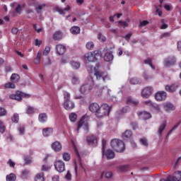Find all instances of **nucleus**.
Returning a JSON list of instances; mask_svg holds the SVG:
<instances>
[{"mask_svg":"<svg viewBox=\"0 0 181 181\" xmlns=\"http://www.w3.org/2000/svg\"><path fill=\"white\" fill-rule=\"evenodd\" d=\"M86 141L88 145H93L94 144H97V138L94 136H89L86 138Z\"/></svg>","mask_w":181,"mask_h":181,"instance_id":"nucleus-21","label":"nucleus"},{"mask_svg":"<svg viewBox=\"0 0 181 181\" xmlns=\"http://www.w3.org/2000/svg\"><path fill=\"white\" fill-rule=\"evenodd\" d=\"M63 37V34H62V32L57 31L53 35V39L54 40H60Z\"/></svg>","mask_w":181,"mask_h":181,"instance_id":"nucleus-28","label":"nucleus"},{"mask_svg":"<svg viewBox=\"0 0 181 181\" xmlns=\"http://www.w3.org/2000/svg\"><path fill=\"white\" fill-rule=\"evenodd\" d=\"M181 124V122H179L178 123H177L173 128L172 129L168 132V135H170L172 132H173V131H175V129H176L177 128V127H179V124Z\"/></svg>","mask_w":181,"mask_h":181,"instance_id":"nucleus-55","label":"nucleus"},{"mask_svg":"<svg viewBox=\"0 0 181 181\" xmlns=\"http://www.w3.org/2000/svg\"><path fill=\"white\" fill-rule=\"evenodd\" d=\"M44 136H50L53 134V129L52 127H47L42 129Z\"/></svg>","mask_w":181,"mask_h":181,"instance_id":"nucleus-19","label":"nucleus"},{"mask_svg":"<svg viewBox=\"0 0 181 181\" xmlns=\"http://www.w3.org/2000/svg\"><path fill=\"white\" fill-rule=\"evenodd\" d=\"M41 57H42V52H38L37 54V58L35 59L34 63L35 64H37V63H39V62H40Z\"/></svg>","mask_w":181,"mask_h":181,"instance_id":"nucleus-46","label":"nucleus"},{"mask_svg":"<svg viewBox=\"0 0 181 181\" xmlns=\"http://www.w3.org/2000/svg\"><path fill=\"white\" fill-rule=\"evenodd\" d=\"M52 148L54 152H60V150L62 149V144L59 141H54L52 144Z\"/></svg>","mask_w":181,"mask_h":181,"instance_id":"nucleus-15","label":"nucleus"},{"mask_svg":"<svg viewBox=\"0 0 181 181\" xmlns=\"http://www.w3.org/2000/svg\"><path fill=\"white\" fill-rule=\"evenodd\" d=\"M129 107L125 106L124 107L121 109L118 112L120 115H122V114H127V112H129Z\"/></svg>","mask_w":181,"mask_h":181,"instance_id":"nucleus-34","label":"nucleus"},{"mask_svg":"<svg viewBox=\"0 0 181 181\" xmlns=\"http://www.w3.org/2000/svg\"><path fill=\"white\" fill-rule=\"evenodd\" d=\"M132 36V33H127L126 35L123 36V39H125L127 42H129V39H131Z\"/></svg>","mask_w":181,"mask_h":181,"instance_id":"nucleus-49","label":"nucleus"},{"mask_svg":"<svg viewBox=\"0 0 181 181\" xmlns=\"http://www.w3.org/2000/svg\"><path fill=\"white\" fill-rule=\"evenodd\" d=\"M153 94V88L146 86L141 90V97L143 98H149Z\"/></svg>","mask_w":181,"mask_h":181,"instance_id":"nucleus-6","label":"nucleus"},{"mask_svg":"<svg viewBox=\"0 0 181 181\" xmlns=\"http://www.w3.org/2000/svg\"><path fill=\"white\" fill-rule=\"evenodd\" d=\"M43 8H46V4H40L38 6H37L35 7V11L37 12V13H40L42 9H43Z\"/></svg>","mask_w":181,"mask_h":181,"instance_id":"nucleus-35","label":"nucleus"},{"mask_svg":"<svg viewBox=\"0 0 181 181\" xmlns=\"http://www.w3.org/2000/svg\"><path fill=\"white\" fill-rule=\"evenodd\" d=\"M110 145L113 151H115V152L121 153L124 152V151H125V144L124 143V141L119 139H112L110 142Z\"/></svg>","mask_w":181,"mask_h":181,"instance_id":"nucleus-1","label":"nucleus"},{"mask_svg":"<svg viewBox=\"0 0 181 181\" xmlns=\"http://www.w3.org/2000/svg\"><path fill=\"white\" fill-rule=\"evenodd\" d=\"M0 132H1V134H4V132H5V126L4 125V123L2 122V121L0 120Z\"/></svg>","mask_w":181,"mask_h":181,"instance_id":"nucleus-54","label":"nucleus"},{"mask_svg":"<svg viewBox=\"0 0 181 181\" xmlns=\"http://www.w3.org/2000/svg\"><path fill=\"white\" fill-rule=\"evenodd\" d=\"M143 77H144V78L145 80H146V81H148V80L152 78V76H150L149 74H148V73H146V72H144V73Z\"/></svg>","mask_w":181,"mask_h":181,"instance_id":"nucleus-56","label":"nucleus"},{"mask_svg":"<svg viewBox=\"0 0 181 181\" xmlns=\"http://www.w3.org/2000/svg\"><path fill=\"white\" fill-rule=\"evenodd\" d=\"M64 103H67V101H70V93L68 92H64Z\"/></svg>","mask_w":181,"mask_h":181,"instance_id":"nucleus-41","label":"nucleus"},{"mask_svg":"<svg viewBox=\"0 0 181 181\" xmlns=\"http://www.w3.org/2000/svg\"><path fill=\"white\" fill-rule=\"evenodd\" d=\"M55 11L59 13V15H65L66 12H64L65 11H70V7L69 6H67L66 8H64V9L60 8V7H56L55 8Z\"/></svg>","mask_w":181,"mask_h":181,"instance_id":"nucleus-24","label":"nucleus"},{"mask_svg":"<svg viewBox=\"0 0 181 181\" xmlns=\"http://www.w3.org/2000/svg\"><path fill=\"white\" fill-rule=\"evenodd\" d=\"M8 165H9L10 168H15V162L12 161L11 159L8 160Z\"/></svg>","mask_w":181,"mask_h":181,"instance_id":"nucleus-62","label":"nucleus"},{"mask_svg":"<svg viewBox=\"0 0 181 181\" xmlns=\"http://www.w3.org/2000/svg\"><path fill=\"white\" fill-rule=\"evenodd\" d=\"M145 64H149V66L153 69V70H155V66L152 64V59L151 58H148L144 60Z\"/></svg>","mask_w":181,"mask_h":181,"instance_id":"nucleus-36","label":"nucleus"},{"mask_svg":"<svg viewBox=\"0 0 181 181\" xmlns=\"http://www.w3.org/2000/svg\"><path fill=\"white\" fill-rule=\"evenodd\" d=\"M5 88H15V84H13V82H8L5 83L4 85Z\"/></svg>","mask_w":181,"mask_h":181,"instance_id":"nucleus-42","label":"nucleus"},{"mask_svg":"<svg viewBox=\"0 0 181 181\" xmlns=\"http://www.w3.org/2000/svg\"><path fill=\"white\" fill-rule=\"evenodd\" d=\"M119 170L121 172H128V170H129V165H121L119 167Z\"/></svg>","mask_w":181,"mask_h":181,"instance_id":"nucleus-40","label":"nucleus"},{"mask_svg":"<svg viewBox=\"0 0 181 181\" xmlns=\"http://www.w3.org/2000/svg\"><path fill=\"white\" fill-rule=\"evenodd\" d=\"M168 97V93L165 91H159L155 94V98L157 101H163L166 100Z\"/></svg>","mask_w":181,"mask_h":181,"instance_id":"nucleus-10","label":"nucleus"},{"mask_svg":"<svg viewBox=\"0 0 181 181\" xmlns=\"http://www.w3.org/2000/svg\"><path fill=\"white\" fill-rule=\"evenodd\" d=\"M64 107L65 110H73L74 108V103L71 100H68L67 102H64Z\"/></svg>","mask_w":181,"mask_h":181,"instance_id":"nucleus-18","label":"nucleus"},{"mask_svg":"<svg viewBox=\"0 0 181 181\" xmlns=\"http://www.w3.org/2000/svg\"><path fill=\"white\" fill-rule=\"evenodd\" d=\"M30 94L21 91H17L16 93L9 95L11 100H16V101H22V98H30Z\"/></svg>","mask_w":181,"mask_h":181,"instance_id":"nucleus-3","label":"nucleus"},{"mask_svg":"<svg viewBox=\"0 0 181 181\" xmlns=\"http://www.w3.org/2000/svg\"><path fill=\"white\" fill-rule=\"evenodd\" d=\"M98 37L99 39V40H101V42H105L106 38L104 35H103L102 34H98Z\"/></svg>","mask_w":181,"mask_h":181,"instance_id":"nucleus-58","label":"nucleus"},{"mask_svg":"<svg viewBox=\"0 0 181 181\" xmlns=\"http://www.w3.org/2000/svg\"><path fill=\"white\" fill-rule=\"evenodd\" d=\"M70 32L72 33V35H78L80 33V27L73 26L71 28Z\"/></svg>","mask_w":181,"mask_h":181,"instance_id":"nucleus-30","label":"nucleus"},{"mask_svg":"<svg viewBox=\"0 0 181 181\" xmlns=\"http://www.w3.org/2000/svg\"><path fill=\"white\" fill-rule=\"evenodd\" d=\"M16 13H21L22 12V6L21 4H18L17 7L15 8Z\"/></svg>","mask_w":181,"mask_h":181,"instance_id":"nucleus-52","label":"nucleus"},{"mask_svg":"<svg viewBox=\"0 0 181 181\" xmlns=\"http://www.w3.org/2000/svg\"><path fill=\"white\" fill-rule=\"evenodd\" d=\"M21 176H22L23 179H26L28 177V176H29V170H23Z\"/></svg>","mask_w":181,"mask_h":181,"instance_id":"nucleus-47","label":"nucleus"},{"mask_svg":"<svg viewBox=\"0 0 181 181\" xmlns=\"http://www.w3.org/2000/svg\"><path fill=\"white\" fill-rule=\"evenodd\" d=\"M166 125H167L166 121H164L162 122V124L160 125L158 129V135H162V132L165 131V128H166Z\"/></svg>","mask_w":181,"mask_h":181,"instance_id":"nucleus-26","label":"nucleus"},{"mask_svg":"<svg viewBox=\"0 0 181 181\" xmlns=\"http://www.w3.org/2000/svg\"><path fill=\"white\" fill-rule=\"evenodd\" d=\"M95 56H97V53L95 52L87 53L84 55L85 60L86 62H95V60H97Z\"/></svg>","mask_w":181,"mask_h":181,"instance_id":"nucleus-9","label":"nucleus"},{"mask_svg":"<svg viewBox=\"0 0 181 181\" xmlns=\"http://www.w3.org/2000/svg\"><path fill=\"white\" fill-rule=\"evenodd\" d=\"M114 59V55L111 52H106L104 56L105 62H112Z\"/></svg>","mask_w":181,"mask_h":181,"instance_id":"nucleus-23","label":"nucleus"},{"mask_svg":"<svg viewBox=\"0 0 181 181\" xmlns=\"http://www.w3.org/2000/svg\"><path fill=\"white\" fill-rule=\"evenodd\" d=\"M107 159H114L115 158V153L112 150H107L105 152Z\"/></svg>","mask_w":181,"mask_h":181,"instance_id":"nucleus-22","label":"nucleus"},{"mask_svg":"<svg viewBox=\"0 0 181 181\" xmlns=\"http://www.w3.org/2000/svg\"><path fill=\"white\" fill-rule=\"evenodd\" d=\"M91 90H93V86L87 83L86 85H83L81 87L80 91L82 94H86V93H90V91H91Z\"/></svg>","mask_w":181,"mask_h":181,"instance_id":"nucleus-11","label":"nucleus"},{"mask_svg":"<svg viewBox=\"0 0 181 181\" xmlns=\"http://www.w3.org/2000/svg\"><path fill=\"white\" fill-rule=\"evenodd\" d=\"M139 117L142 118V119H149V118L152 117V115H151V113L148 112H139L138 113Z\"/></svg>","mask_w":181,"mask_h":181,"instance_id":"nucleus-17","label":"nucleus"},{"mask_svg":"<svg viewBox=\"0 0 181 181\" xmlns=\"http://www.w3.org/2000/svg\"><path fill=\"white\" fill-rule=\"evenodd\" d=\"M18 131L21 134V135H23L25 134V127L21 126L18 128Z\"/></svg>","mask_w":181,"mask_h":181,"instance_id":"nucleus-59","label":"nucleus"},{"mask_svg":"<svg viewBox=\"0 0 181 181\" xmlns=\"http://www.w3.org/2000/svg\"><path fill=\"white\" fill-rule=\"evenodd\" d=\"M89 110L91 112H94L97 115L98 110H100V105L98 103H92L89 105Z\"/></svg>","mask_w":181,"mask_h":181,"instance_id":"nucleus-12","label":"nucleus"},{"mask_svg":"<svg viewBox=\"0 0 181 181\" xmlns=\"http://www.w3.org/2000/svg\"><path fill=\"white\" fill-rule=\"evenodd\" d=\"M163 107L165 111H174L175 106L170 103H166L163 104Z\"/></svg>","mask_w":181,"mask_h":181,"instance_id":"nucleus-20","label":"nucleus"},{"mask_svg":"<svg viewBox=\"0 0 181 181\" xmlns=\"http://www.w3.org/2000/svg\"><path fill=\"white\" fill-rule=\"evenodd\" d=\"M110 112H111V107L107 103H104L99 107L96 117L98 118H103V117L110 115Z\"/></svg>","mask_w":181,"mask_h":181,"instance_id":"nucleus-2","label":"nucleus"},{"mask_svg":"<svg viewBox=\"0 0 181 181\" xmlns=\"http://www.w3.org/2000/svg\"><path fill=\"white\" fill-rule=\"evenodd\" d=\"M88 118H89L88 115H85L81 119L80 122L78 124V127L76 129L77 132L80 131V128H81V127H83L85 131L88 132Z\"/></svg>","mask_w":181,"mask_h":181,"instance_id":"nucleus-4","label":"nucleus"},{"mask_svg":"<svg viewBox=\"0 0 181 181\" xmlns=\"http://www.w3.org/2000/svg\"><path fill=\"white\" fill-rule=\"evenodd\" d=\"M50 169V167L47 165H43L41 168L42 172H47Z\"/></svg>","mask_w":181,"mask_h":181,"instance_id":"nucleus-51","label":"nucleus"},{"mask_svg":"<svg viewBox=\"0 0 181 181\" xmlns=\"http://www.w3.org/2000/svg\"><path fill=\"white\" fill-rule=\"evenodd\" d=\"M54 168L57 172L59 173H63V172L66 170V164H64L63 160H59L55 161Z\"/></svg>","mask_w":181,"mask_h":181,"instance_id":"nucleus-7","label":"nucleus"},{"mask_svg":"<svg viewBox=\"0 0 181 181\" xmlns=\"http://www.w3.org/2000/svg\"><path fill=\"white\" fill-rule=\"evenodd\" d=\"M179 83H173L171 85H166L165 86V91H167L168 93H176V91H177V90H179Z\"/></svg>","mask_w":181,"mask_h":181,"instance_id":"nucleus-8","label":"nucleus"},{"mask_svg":"<svg viewBox=\"0 0 181 181\" xmlns=\"http://www.w3.org/2000/svg\"><path fill=\"white\" fill-rule=\"evenodd\" d=\"M100 69V64H98L94 68V76H95L97 80L103 79V81H105L107 75H105L103 71L98 70Z\"/></svg>","mask_w":181,"mask_h":181,"instance_id":"nucleus-5","label":"nucleus"},{"mask_svg":"<svg viewBox=\"0 0 181 181\" xmlns=\"http://www.w3.org/2000/svg\"><path fill=\"white\" fill-rule=\"evenodd\" d=\"M127 104H129L130 105H138L139 101L134 100L132 98H127Z\"/></svg>","mask_w":181,"mask_h":181,"instance_id":"nucleus-29","label":"nucleus"},{"mask_svg":"<svg viewBox=\"0 0 181 181\" xmlns=\"http://www.w3.org/2000/svg\"><path fill=\"white\" fill-rule=\"evenodd\" d=\"M86 49H88V50H93L94 49V42L91 41L87 42Z\"/></svg>","mask_w":181,"mask_h":181,"instance_id":"nucleus-39","label":"nucleus"},{"mask_svg":"<svg viewBox=\"0 0 181 181\" xmlns=\"http://www.w3.org/2000/svg\"><path fill=\"white\" fill-rule=\"evenodd\" d=\"M170 177V181H181V171H176L174 176H168Z\"/></svg>","mask_w":181,"mask_h":181,"instance_id":"nucleus-14","label":"nucleus"},{"mask_svg":"<svg viewBox=\"0 0 181 181\" xmlns=\"http://www.w3.org/2000/svg\"><path fill=\"white\" fill-rule=\"evenodd\" d=\"M106 179H111L112 177V172H107L105 174Z\"/></svg>","mask_w":181,"mask_h":181,"instance_id":"nucleus-64","label":"nucleus"},{"mask_svg":"<svg viewBox=\"0 0 181 181\" xmlns=\"http://www.w3.org/2000/svg\"><path fill=\"white\" fill-rule=\"evenodd\" d=\"M6 115V110L4 107H0V117Z\"/></svg>","mask_w":181,"mask_h":181,"instance_id":"nucleus-53","label":"nucleus"},{"mask_svg":"<svg viewBox=\"0 0 181 181\" xmlns=\"http://www.w3.org/2000/svg\"><path fill=\"white\" fill-rule=\"evenodd\" d=\"M40 122H46L47 121V115L46 113H41L39 115Z\"/></svg>","mask_w":181,"mask_h":181,"instance_id":"nucleus-31","label":"nucleus"},{"mask_svg":"<svg viewBox=\"0 0 181 181\" xmlns=\"http://www.w3.org/2000/svg\"><path fill=\"white\" fill-rule=\"evenodd\" d=\"M6 181H16V175L13 173H11L10 175H7Z\"/></svg>","mask_w":181,"mask_h":181,"instance_id":"nucleus-33","label":"nucleus"},{"mask_svg":"<svg viewBox=\"0 0 181 181\" xmlns=\"http://www.w3.org/2000/svg\"><path fill=\"white\" fill-rule=\"evenodd\" d=\"M21 80V76L18 74H13L11 76V83H18Z\"/></svg>","mask_w":181,"mask_h":181,"instance_id":"nucleus-25","label":"nucleus"},{"mask_svg":"<svg viewBox=\"0 0 181 181\" xmlns=\"http://www.w3.org/2000/svg\"><path fill=\"white\" fill-rule=\"evenodd\" d=\"M141 144H142L144 146H148V141L145 139H140Z\"/></svg>","mask_w":181,"mask_h":181,"instance_id":"nucleus-61","label":"nucleus"},{"mask_svg":"<svg viewBox=\"0 0 181 181\" xmlns=\"http://www.w3.org/2000/svg\"><path fill=\"white\" fill-rule=\"evenodd\" d=\"M56 50L57 54H59L60 56L64 53H66V46L59 44L56 46Z\"/></svg>","mask_w":181,"mask_h":181,"instance_id":"nucleus-13","label":"nucleus"},{"mask_svg":"<svg viewBox=\"0 0 181 181\" xmlns=\"http://www.w3.org/2000/svg\"><path fill=\"white\" fill-rule=\"evenodd\" d=\"M130 84H133L134 86L141 84V81H139V80H138L136 78H133L130 79Z\"/></svg>","mask_w":181,"mask_h":181,"instance_id":"nucleus-44","label":"nucleus"},{"mask_svg":"<svg viewBox=\"0 0 181 181\" xmlns=\"http://www.w3.org/2000/svg\"><path fill=\"white\" fill-rule=\"evenodd\" d=\"M107 145V140L103 139L102 140V152L104 153V151H105V146Z\"/></svg>","mask_w":181,"mask_h":181,"instance_id":"nucleus-50","label":"nucleus"},{"mask_svg":"<svg viewBox=\"0 0 181 181\" xmlns=\"http://www.w3.org/2000/svg\"><path fill=\"white\" fill-rule=\"evenodd\" d=\"M72 83H73V84H78V83H79L78 78L76 76H73Z\"/></svg>","mask_w":181,"mask_h":181,"instance_id":"nucleus-57","label":"nucleus"},{"mask_svg":"<svg viewBox=\"0 0 181 181\" xmlns=\"http://www.w3.org/2000/svg\"><path fill=\"white\" fill-rule=\"evenodd\" d=\"M62 158L64 160H66V162H69V160H70V155L69 153H64L62 154Z\"/></svg>","mask_w":181,"mask_h":181,"instance_id":"nucleus-45","label":"nucleus"},{"mask_svg":"<svg viewBox=\"0 0 181 181\" xmlns=\"http://www.w3.org/2000/svg\"><path fill=\"white\" fill-rule=\"evenodd\" d=\"M12 122H15V124H18L19 122V115L14 114L13 117H11Z\"/></svg>","mask_w":181,"mask_h":181,"instance_id":"nucleus-37","label":"nucleus"},{"mask_svg":"<svg viewBox=\"0 0 181 181\" xmlns=\"http://www.w3.org/2000/svg\"><path fill=\"white\" fill-rule=\"evenodd\" d=\"M50 64H52V62L50 61L49 59H46L44 61V66H50Z\"/></svg>","mask_w":181,"mask_h":181,"instance_id":"nucleus-60","label":"nucleus"},{"mask_svg":"<svg viewBox=\"0 0 181 181\" xmlns=\"http://www.w3.org/2000/svg\"><path fill=\"white\" fill-rule=\"evenodd\" d=\"M69 119L71 122H76L77 120V115L76 113H71L69 115Z\"/></svg>","mask_w":181,"mask_h":181,"instance_id":"nucleus-38","label":"nucleus"},{"mask_svg":"<svg viewBox=\"0 0 181 181\" xmlns=\"http://www.w3.org/2000/svg\"><path fill=\"white\" fill-rule=\"evenodd\" d=\"M176 63V58L175 57H169L165 63V67H170V66H173Z\"/></svg>","mask_w":181,"mask_h":181,"instance_id":"nucleus-16","label":"nucleus"},{"mask_svg":"<svg viewBox=\"0 0 181 181\" xmlns=\"http://www.w3.org/2000/svg\"><path fill=\"white\" fill-rule=\"evenodd\" d=\"M35 181H45V174L42 173L36 175Z\"/></svg>","mask_w":181,"mask_h":181,"instance_id":"nucleus-32","label":"nucleus"},{"mask_svg":"<svg viewBox=\"0 0 181 181\" xmlns=\"http://www.w3.org/2000/svg\"><path fill=\"white\" fill-rule=\"evenodd\" d=\"M71 66L74 69V70L80 69V64L78 62H71Z\"/></svg>","mask_w":181,"mask_h":181,"instance_id":"nucleus-43","label":"nucleus"},{"mask_svg":"<svg viewBox=\"0 0 181 181\" xmlns=\"http://www.w3.org/2000/svg\"><path fill=\"white\" fill-rule=\"evenodd\" d=\"M50 53V47H46L43 52V56H47Z\"/></svg>","mask_w":181,"mask_h":181,"instance_id":"nucleus-48","label":"nucleus"},{"mask_svg":"<svg viewBox=\"0 0 181 181\" xmlns=\"http://www.w3.org/2000/svg\"><path fill=\"white\" fill-rule=\"evenodd\" d=\"M132 136V132L130 130H126L123 134H122V138L123 139H129Z\"/></svg>","mask_w":181,"mask_h":181,"instance_id":"nucleus-27","label":"nucleus"},{"mask_svg":"<svg viewBox=\"0 0 181 181\" xmlns=\"http://www.w3.org/2000/svg\"><path fill=\"white\" fill-rule=\"evenodd\" d=\"M33 112H35L33 107H28V108L27 109V114H33Z\"/></svg>","mask_w":181,"mask_h":181,"instance_id":"nucleus-63","label":"nucleus"}]
</instances>
